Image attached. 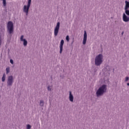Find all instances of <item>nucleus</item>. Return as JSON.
Returning a JSON list of instances; mask_svg holds the SVG:
<instances>
[{"instance_id":"nucleus-2","label":"nucleus","mask_w":129,"mask_h":129,"mask_svg":"<svg viewBox=\"0 0 129 129\" xmlns=\"http://www.w3.org/2000/svg\"><path fill=\"white\" fill-rule=\"evenodd\" d=\"M102 54H100L96 57L95 63L96 66H99L102 63Z\"/></svg>"},{"instance_id":"nucleus-23","label":"nucleus","mask_w":129,"mask_h":129,"mask_svg":"<svg viewBox=\"0 0 129 129\" xmlns=\"http://www.w3.org/2000/svg\"><path fill=\"white\" fill-rule=\"evenodd\" d=\"M10 63H11V64H14V60H13V59H10Z\"/></svg>"},{"instance_id":"nucleus-16","label":"nucleus","mask_w":129,"mask_h":129,"mask_svg":"<svg viewBox=\"0 0 129 129\" xmlns=\"http://www.w3.org/2000/svg\"><path fill=\"white\" fill-rule=\"evenodd\" d=\"M9 73H10V67L6 68V74H9Z\"/></svg>"},{"instance_id":"nucleus-14","label":"nucleus","mask_w":129,"mask_h":129,"mask_svg":"<svg viewBox=\"0 0 129 129\" xmlns=\"http://www.w3.org/2000/svg\"><path fill=\"white\" fill-rule=\"evenodd\" d=\"M2 81L3 82H5V81H6V74H4L3 75V76L2 77Z\"/></svg>"},{"instance_id":"nucleus-20","label":"nucleus","mask_w":129,"mask_h":129,"mask_svg":"<svg viewBox=\"0 0 129 129\" xmlns=\"http://www.w3.org/2000/svg\"><path fill=\"white\" fill-rule=\"evenodd\" d=\"M27 129H31V125L28 124L27 126Z\"/></svg>"},{"instance_id":"nucleus-25","label":"nucleus","mask_w":129,"mask_h":129,"mask_svg":"<svg viewBox=\"0 0 129 129\" xmlns=\"http://www.w3.org/2000/svg\"><path fill=\"white\" fill-rule=\"evenodd\" d=\"M121 34H122V35H123V32H122Z\"/></svg>"},{"instance_id":"nucleus-10","label":"nucleus","mask_w":129,"mask_h":129,"mask_svg":"<svg viewBox=\"0 0 129 129\" xmlns=\"http://www.w3.org/2000/svg\"><path fill=\"white\" fill-rule=\"evenodd\" d=\"M64 45V40H61L60 41V51H59V53L60 54H61V53H62V51H63V46Z\"/></svg>"},{"instance_id":"nucleus-17","label":"nucleus","mask_w":129,"mask_h":129,"mask_svg":"<svg viewBox=\"0 0 129 129\" xmlns=\"http://www.w3.org/2000/svg\"><path fill=\"white\" fill-rule=\"evenodd\" d=\"M3 1V6L4 7H7V1L6 0Z\"/></svg>"},{"instance_id":"nucleus-9","label":"nucleus","mask_w":129,"mask_h":129,"mask_svg":"<svg viewBox=\"0 0 129 129\" xmlns=\"http://www.w3.org/2000/svg\"><path fill=\"white\" fill-rule=\"evenodd\" d=\"M122 20L123 22H129V17L125 15V13L123 14Z\"/></svg>"},{"instance_id":"nucleus-5","label":"nucleus","mask_w":129,"mask_h":129,"mask_svg":"<svg viewBox=\"0 0 129 129\" xmlns=\"http://www.w3.org/2000/svg\"><path fill=\"white\" fill-rule=\"evenodd\" d=\"M59 29H60V22H57L54 30V35L55 37L56 36H58V33H59Z\"/></svg>"},{"instance_id":"nucleus-3","label":"nucleus","mask_w":129,"mask_h":129,"mask_svg":"<svg viewBox=\"0 0 129 129\" xmlns=\"http://www.w3.org/2000/svg\"><path fill=\"white\" fill-rule=\"evenodd\" d=\"M31 3H32V0H28L27 6L25 5L23 7V12L26 13V16H28L29 14V10H30V7H31Z\"/></svg>"},{"instance_id":"nucleus-12","label":"nucleus","mask_w":129,"mask_h":129,"mask_svg":"<svg viewBox=\"0 0 129 129\" xmlns=\"http://www.w3.org/2000/svg\"><path fill=\"white\" fill-rule=\"evenodd\" d=\"M125 8L124 9H128L129 8V2H127V1H125Z\"/></svg>"},{"instance_id":"nucleus-18","label":"nucleus","mask_w":129,"mask_h":129,"mask_svg":"<svg viewBox=\"0 0 129 129\" xmlns=\"http://www.w3.org/2000/svg\"><path fill=\"white\" fill-rule=\"evenodd\" d=\"M47 89L48 90H49V91H51V89H52V86H48L47 87Z\"/></svg>"},{"instance_id":"nucleus-8","label":"nucleus","mask_w":129,"mask_h":129,"mask_svg":"<svg viewBox=\"0 0 129 129\" xmlns=\"http://www.w3.org/2000/svg\"><path fill=\"white\" fill-rule=\"evenodd\" d=\"M20 41L23 42L24 46H26L28 45V41L25 39H24V35H22L20 37Z\"/></svg>"},{"instance_id":"nucleus-19","label":"nucleus","mask_w":129,"mask_h":129,"mask_svg":"<svg viewBox=\"0 0 129 129\" xmlns=\"http://www.w3.org/2000/svg\"><path fill=\"white\" fill-rule=\"evenodd\" d=\"M66 40L68 41V42H69L70 41V39H69V36H67L66 37Z\"/></svg>"},{"instance_id":"nucleus-21","label":"nucleus","mask_w":129,"mask_h":129,"mask_svg":"<svg viewBox=\"0 0 129 129\" xmlns=\"http://www.w3.org/2000/svg\"><path fill=\"white\" fill-rule=\"evenodd\" d=\"M128 80H129V78H128V77H126L125 78V82H126V81H128Z\"/></svg>"},{"instance_id":"nucleus-4","label":"nucleus","mask_w":129,"mask_h":129,"mask_svg":"<svg viewBox=\"0 0 129 129\" xmlns=\"http://www.w3.org/2000/svg\"><path fill=\"white\" fill-rule=\"evenodd\" d=\"M7 30L9 34H13L14 32V24L12 21H9L7 25Z\"/></svg>"},{"instance_id":"nucleus-11","label":"nucleus","mask_w":129,"mask_h":129,"mask_svg":"<svg viewBox=\"0 0 129 129\" xmlns=\"http://www.w3.org/2000/svg\"><path fill=\"white\" fill-rule=\"evenodd\" d=\"M69 99L70 101H71V102H73L74 97H73V95H72V93L71 92V91H70Z\"/></svg>"},{"instance_id":"nucleus-1","label":"nucleus","mask_w":129,"mask_h":129,"mask_svg":"<svg viewBox=\"0 0 129 129\" xmlns=\"http://www.w3.org/2000/svg\"><path fill=\"white\" fill-rule=\"evenodd\" d=\"M106 85H103L101 86L96 92V95L98 96H101L105 92H106Z\"/></svg>"},{"instance_id":"nucleus-24","label":"nucleus","mask_w":129,"mask_h":129,"mask_svg":"<svg viewBox=\"0 0 129 129\" xmlns=\"http://www.w3.org/2000/svg\"><path fill=\"white\" fill-rule=\"evenodd\" d=\"M127 86H129V83H127Z\"/></svg>"},{"instance_id":"nucleus-7","label":"nucleus","mask_w":129,"mask_h":129,"mask_svg":"<svg viewBox=\"0 0 129 129\" xmlns=\"http://www.w3.org/2000/svg\"><path fill=\"white\" fill-rule=\"evenodd\" d=\"M87 41V33H86V31H85L84 34L83 41V45H85V44H86Z\"/></svg>"},{"instance_id":"nucleus-15","label":"nucleus","mask_w":129,"mask_h":129,"mask_svg":"<svg viewBox=\"0 0 129 129\" xmlns=\"http://www.w3.org/2000/svg\"><path fill=\"white\" fill-rule=\"evenodd\" d=\"M40 106H44V101H43L42 100L40 101Z\"/></svg>"},{"instance_id":"nucleus-6","label":"nucleus","mask_w":129,"mask_h":129,"mask_svg":"<svg viewBox=\"0 0 129 129\" xmlns=\"http://www.w3.org/2000/svg\"><path fill=\"white\" fill-rule=\"evenodd\" d=\"M14 82V77L12 76H10L8 77V79L7 81V84L8 86H12L13 85V83Z\"/></svg>"},{"instance_id":"nucleus-22","label":"nucleus","mask_w":129,"mask_h":129,"mask_svg":"<svg viewBox=\"0 0 129 129\" xmlns=\"http://www.w3.org/2000/svg\"><path fill=\"white\" fill-rule=\"evenodd\" d=\"M0 45H2V35L0 34Z\"/></svg>"},{"instance_id":"nucleus-13","label":"nucleus","mask_w":129,"mask_h":129,"mask_svg":"<svg viewBox=\"0 0 129 129\" xmlns=\"http://www.w3.org/2000/svg\"><path fill=\"white\" fill-rule=\"evenodd\" d=\"M125 10V13L127 16H129V10L128 9H124Z\"/></svg>"}]
</instances>
